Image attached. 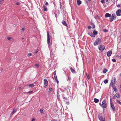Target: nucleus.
I'll use <instances>...</instances> for the list:
<instances>
[{"label":"nucleus","instance_id":"obj_1","mask_svg":"<svg viewBox=\"0 0 121 121\" xmlns=\"http://www.w3.org/2000/svg\"><path fill=\"white\" fill-rule=\"evenodd\" d=\"M51 36L49 37V33L48 32L47 33V43L48 45V47L50 49V46H51L52 44V42H51L50 43V39L51 38Z\"/></svg>","mask_w":121,"mask_h":121},{"label":"nucleus","instance_id":"obj_2","mask_svg":"<svg viewBox=\"0 0 121 121\" xmlns=\"http://www.w3.org/2000/svg\"><path fill=\"white\" fill-rule=\"evenodd\" d=\"M98 118L100 121H105V117H103L100 113L98 114Z\"/></svg>","mask_w":121,"mask_h":121},{"label":"nucleus","instance_id":"obj_3","mask_svg":"<svg viewBox=\"0 0 121 121\" xmlns=\"http://www.w3.org/2000/svg\"><path fill=\"white\" fill-rule=\"evenodd\" d=\"M101 39L100 38H97L95 40L94 43V46H96L98 45L100 43V42Z\"/></svg>","mask_w":121,"mask_h":121},{"label":"nucleus","instance_id":"obj_4","mask_svg":"<svg viewBox=\"0 0 121 121\" xmlns=\"http://www.w3.org/2000/svg\"><path fill=\"white\" fill-rule=\"evenodd\" d=\"M107 107V103L106 100L104 99L102 103V107L103 109Z\"/></svg>","mask_w":121,"mask_h":121},{"label":"nucleus","instance_id":"obj_5","mask_svg":"<svg viewBox=\"0 0 121 121\" xmlns=\"http://www.w3.org/2000/svg\"><path fill=\"white\" fill-rule=\"evenodd\" d=\"M116 18V16L115 15L114 13H113L112 15V16L110 17V19L109 20L110 22H111L115 20Z\"/></svg>","mask_w":121,"mask_h":121},{"label":"nucleus","instance_id":"obj_6","mask_svg":"<svg viewBox=\"0 0 121 121\" xmlns=\"http://www.w3.org/2000/svg\"><path fill=\"white\" fill-rule=\"evenodd\" d=\"M98 47L100 51H103L105 49V47L103 45H100Z\"/></svg>","mask_w":121,"mask_h":121},{"label":"nucleus","instance_id":"obj_7","mask_svg":"<svg viewBox=\"0 0 121 121\" xmlns=\"http://www.w3.org/2000/svg\"><path fill=\"white\" fill-rule=\"evenodd\" d=\"M110 101L111 108H112L113 111H114L115 110V107L114 106L112 102V100L111 99H110Z\"/></svg>","mask_w":121,"mask_h":121},{"label":"nucleus","instance_id":"obj_8","mask_svg":"<svg viewBox=\"0 0 121 121\" xmlns=\"http://www.w3.org/2000/svg\"><path fill=\"white\" fill-rule=\"evenodd\" d=\"M121 10L120 9H119L117 10L116 12V14L118 16H120L121 15Z\"/></svg>","mask_w":121,"mask_h":121},{"label":"nucleus","instance_id":"obj_9","mask_svg":"<svg viewBox=\"0 0 121 121\" xmlns=\"http://www.w3.org/2000/svg\"><path fill=\"white\" fill-rule=\"evenodd\" d=\"M112 53V52L111 51H109L107 53V56L109 57L110 56Z\"/></svg>","mask_w":121,"mask_h":121},{"label":"nucleus","instance_id":"obj_10","mask_svg":"<svg viewBox=\"0 0 121 121\" xmlns=\"http://www.w3.org/2000/svg\"><path fill=\"white\" fill-rule=\"evenodd\" d=\"M44 85H45L46 86H48V83L47 80L46 79H44Z\"/></svg>","mask_w":121,"mask_h":121},{"label":"nucleus","instance_id":"obj_11","mask_svg":"<svg viewBox=\"0 0 121 121\" xmlns=\"http://www.w3.org/2000/svg\"><path fill=\"white\" fill-rule=\"evenodd\" d=\"M92 31L93 34L95 37V35H96L98 34L97 31H96L95 30H94Z\"/></svg>","mask_w":121,"mask_h":121},{"label":"nucleus","instance_id":"obj_12","mask_svg":"<svg viewBox=\"0 0 121 121\" xmlns=\"http://www.w3.org/2000/svg\"><path fill=\"white\" fill-rule=\"evenodd\" d=\"M17 111V110L16 109H14L13 111L11 113L10 116H12L13 114L14 113Z\"/></svg>","mask_w":121,"mask_h":121},{"label":"nucleus","instance_id":"obj_13","mask_svg":"<svg viewBox=\"0 0 121 121\" xmlns=\"http://www.w3.org/2000/svg\"><path fill=\"white\" fill-rule=\"evenodd\" d=\"M33 29H34L35 30H33V31L35 32L36 31V30H37V26L36 24H34V26L33 28Z\"/></svg>","mask_w":121,"mask_h":121},{"label":"nucleus","instance_id":"obj_14","mask_svg":"<svg viewBox=\"0 0 121 121\" xmlns=\"http://www.w3.org/2000/svg\"><path fill=\"white\" fill-rule=\"evenodd\" d=\"M111 14L107 13L105 14V16L106 17H111Z\"/></svg>","mask_w":121,"mask_h":121},{"label":"nucleus","instance_id":"obj_15","mask_svg":"<svg viewBox=\"0 0 121 121\" xmlns=\"http://www.w3.org/2000/svg\"><path fill=\"white\" fill-rule=\"evenodd\" d=\"M43 10L45 11H46L48 10L47 8V6H46L45 5H44L43 6Z\"/></svg>","mask_w":121,"mask_h":121},{"label":"nucleus","instance_id":"obj_16","mask_svg":"<svg viewBox=\"0 0 121 121\" xmlns=\"http://www.w3.org/2000/svg\"><path fill=\"white\" fill-rule=\"evenodd\" d=\"M88 35L94 38L95 37L94 35L92 33H88Z\"/></svg>","mask_w":121,"mask_h":121},{"label":"nucleus","instance_id":"obj_17","mask_svg":"<svg viewBox=\"0 0 121 121\" xmlns=\"http://www.w3.org/2000/svg\"><path fill=\"white\" fill-rule=\"evenodd\" d=\"M62 23L64 26H67V24L65 21L64 20L62 22Z\"/></svg>","mask_w":121,"mask_h":121},{"label":"nucleus","instance_id":"obj_18","mask_svg":"<svg viewBox=\"0 0 121 121\" xmlns=\"http://www.w3.org/2000/svg\"><path fill=\"white\" fill-rule=\"evenodd\" d=\"M81 1L80 0H77V3L78 5H80L81 3Z\"/></svg>","mask_w":121,"mask_h":121},{"label":"nucleus","instance_id":"obj_19","mask_svg":"<svg viewBox=\"0 0 121 121\" xmlns=\"http://www.w3.org/2000/svg\"><path fill=\"white\" fill-rule=\"evenodd\" d=\"M91 24L92 26V29H94L95 28V26L94 24L92 23V22H91Z\"/></svg>","mask_w":121,"mask_h":121},{"label":"nucleus","instance_id":"obj_20","mask_svg":"<svg viewBox=\"0 0 121 121\" xmlns=\"http://www.w3.org/2000/svg\"><path fill=\"white\" fill-rule=\"evenodd\" d=\"M94 102L96 103H97L99 101V100L96 98H94Z\"/></svg>","mask_w":121,"mask_h":121},{"label":"nucleus","instance_id":"obj_21","mask_svg":"<svg viewBox=\"0 0 121 121\" xmlns=\"http://www.w3.org/2000/svg\"><path fill=\"white\" fill-rule=\"evenodd\" d=\"M57 99L59 101V100H60V95L58 94V92L57 93Z\"/></svg>","mask_w":121,"mask_h":121},{"label":"nucleus","instance_id":"obj_22","mask_svg":"<svg viewBox=\"0 0 121 121\" xmlns=\"http://www.w3.org/2000/svg\"><path fill=\"white\" fill-rule=\"evenodd\" d=\"M35 66L36 68H38L39 66V65L38 64L36 63L35 64Z\"/></svg>","mask_w":121,"mask_h":121},{"label":"nucleus","instance_id":"obj_23","mask_svg":"<svg viewBox=\"0 0 121 121\" xmlns=\"http://www.w3.org/2000/svg\"><path fill=\"white\" fill-rule=\"evenodd\" d=\"M62 97L63 98V99L66 100H68V98L67 97H65L64 96V95L62 94Z\"/></svg>","mask_w":121,"mask_h":121},{"label":"nucleus","instance_id":"obj_24","mask_svg":"<svg viewBox=\"0 0 121 121\" xmlns=\"http://www.w3.org/2000/svg\"><path fill=\"white\" fill-rule=\"evenodd\" d=\"M112 87L113 88L115 92H116L117 91V88L115 85H113L112 86Z\"/></svg>","mask_w":121,"mask_h":121},{"label":"nucleus","instance_id":"obj_25","mask_svg":"<svg viewBox=\"0 0 121 121\" xmlns=\"http://www.w3.org/2000/svg\"><path fill=\"white\" fill-rule=\"evenodd\" d=\"M70 70L73 73H75V70L73 69L72 67L70 68Z\"/></svg>","mask_w":121,"mask_h":121},{"label":"nucleus","instance_id":"obj_26","mask_svg":"<svg viewBox=\"0 0 121 121\" xmlns=\"http://www.w3.org/2000/svg\"><path fill=\"white\" fill-rule=\"evenodd\" d=\"M108 80L107 79H106L104 80V82L105 84H106L108 82Z\"/></svg>","mask_w":121,"mask_h":121},{"label":"nucleus","instance_id":"obj_27","mask_svg":"<svg viewBox=\"0 0 121 121\" xmlns=\"http://www.w3.org/2000/svg\"><path fill=\"white\" fill-rule=\"evenodd\" d=\"M107 71V70L106 69H104L103 70V73H105Z\"/></svg>","mask_w":121,"mask_h":121},{"label":"nucleus","instance_id":"obj_28","mask_svg":"<svg viewBox=\"0 0 121 121\" xmlns=\"http://www.w3.org/2000/svg\"><path fill=\"white\" fill-rule=\"evenodd\" d=\"M86 74L87 79H90V78L89 74L87 73H86Z\"/></svg>","mask_w":121,"mask_h":121},{"label":"nucleus","instance_id":"obj_29","mask_svg":"<svg viewBox=\"0 0 121 121\" xmlns=\"http://www.w3.org/2000/svg\"><path fill=\"white\" fill-rule=\"evenodd\" d=\"M39 112L42 114L43 113V111L42 109H40Z\"/></svg>","mask_w":121,"mask_h":121},{"label":"nucleus","instance_id":"obj_30","mask_svg":"<svg viewBox=\"0 0 121 121\" xmlns=\"http://www.w3.org/2000/svg\"><path fill=\"white\" fill-rule=\"evenodd\" d=\"M114 83V82H113L112 81L110 83V86H113V85L114 83Z\"/></svg>","mask_w":121,"mask_h":121},{"label":"nucleus","instance_id":"obj_31","mask_svg":"<svg viewBox=\"0 0 121 121\" xmlns=\"http://www.w3.org/2000/svg\"><path fill=\"white\" fill-rule=\"evenodd\" d=\"M113 79L114 80V81H113L114 83H115L116 82V78L115 77H113Z\"/></svg>","mask_w":121,"mask_h":121},{"label":"nucleus","instance_id":"obj_32","mask_svg":"<svg viewBox=\"0 0 121 121\" xmlns=\"http://www.w3.org/2000/svg\"><path fill=\"white\" fill-rule=\"evenodd\" d=\"M116 96L117 97V98H119L120 97L119 94L117 93H116Z\"/></svg>","mask_w":121,"mask_h":121},{"label":"nucleus","instance_id":"obj_33","mask_svg":"<svg viewBox=\"0 0 121 121\" xmlns=\"http://www.w3.org/2000/svg\"><path fill=\"white\" fill-rule=\"evenodd\" d=\"M54 80L55 81V82H57V83L58 84L59 81H58V80L57 79V78L55 79Z\"/></svg>","mask_w":121,"mask_h":121},{"label":"nucleus","instance_id":"obj_34","mask_svg":"<svg viewBox=\"0 0 121 121\" xmlns=\"http://www.w3.org/2000/svg\"><path fill=\"white\" fill-rule=\"evenodd\" d=\"M103 31L104 32H107L108 31V30L106 29H104L103 30Z\"/></svg>","mask_w":121,"mask_h":121},{"label":"nucleus","instance_id":"obj_35","mask_svg":"<svg viewBox=\"0 0 121 121\" xmlns=\"http://www.w3.org/2000/svg\"><path fill=\"white\" fill-rule=\"evenodd\" d=\"M95 18L96 19H99V17L98 15H96L95 17Z\"/></svg>","mask_w":121,"mask_h":121},{"label":"nucleus","instance_id":"obj_36","mask_svg":"<svg viewBox=\"0 0 121 121\" xmlns=\"http://www.w3.org/2000/svg\"><path fill=\"white\" fill-rule=\"evenodd\" d=\"M112 60L114 62H115L116 61V60L114 58H113L112 59Z\"/></svg>","mask_w":121,"mask_h":121},{"label":"nucleus","instance_id":"obj_37","mask_svg":"<svg viewBox=\"0 0 121 121\" xmlns=\"http://www.w3.org/2000/svg\"><path fill=\"white\" fill-rule=\"evenodd\" d=\"M57 78V76L56 75H55L54 76V78H53L54 79H55Z\"/></svg>","mask_w":121,"mask_h":121},{"label":"nucleus","instance_id":"obj_38","mask_svg":"<svg viewBox=\"0 0 121 121\" xmlns=\"http://www.w3.org/2000/svg\"><path fill=\"white\" fill-rule=\"evenodd\" d=\"M3 0H0V3L1 4L3 3Z\"/></svg>","mask_w":121,"mask_h":121},{"label":"nucleus","instance_id":"obj_39","mask_svg":"<svg viewBox=\"0 0 121 121\" xmlns=\"http://www.w3.org/2000/svg\"><path fill=\"white\" fill-rule=\"evenodd\" d=\"M45 5L46 6H48V5L49 4L47 2H46L45 3Z\"/></svg>","mask_w":121,"mask_h":121},{"label":"nucleus","instance_id":"obj_40","mask_svg":"<svg viewBox=\"0 0 121 121\" xmlns=\"http://www.w3.org/2000/svg\"><path fill=\"white\" fill-rule=\"evenodd\" d=\"M38 51V49H37L36 51L34 52L35 53H37Z\"/></svg>","mask_w":121,"mask_h":121},{"label":"nucleus","instance_id":"obj_41","mask_svg":"<svg viewBox=\"0 0 121 121\" xmlns=\"http://www.w3.org/2000/svg\"><path fill=\"white\" fill-rule=\"evenodd\" d=\"M100 2L102 3H104V0H101Z\"/></svg>","mask_w":121,"mask_h":121},{"label":"nucleus","instance_id":"obj_42","mask_svg":"<svg viewBox=\"0 0 121 121\" xmlns=\"http://www.w3.org/2000/svg\"><path fill=\"white\" fill-rule=\"evenodd\" d=\"M7 39L8 40H9L12 39V38L10 37H8L7 38Z\"/></svg>","mask_w":121,"mask_h":121},{"label":"nucleus","instance_id":"obj_43","mask_svg":"<svg viewBox=\"0 0 121 121\" xmlns=\"http://www.w3.org/2000/svg\"><path fill=\"white\" fill-rule=\"evenodd\" d=\"M117 103H118L119 104V103H120L121 102H120V101L119 100H117Z\"/></svg>","mask_w":121,"mask_h":121},{"label":"nucleus","instance_id":"obj_44","mask_svg":"<svg viewBox=\"0 0 121 121\" xmlns=\"http://www.w3.org/2000/svg\"><path fill=\"white\" fill-rule=\"evenodd\" d=\"M120 4H119L117 5V7H120Z\"/></svg>","mask_w":121,"mask_h":121},{"label":"nucleus","instance_id":"obj_45","mask_svg":"<svg viewBox=\"0 0 121 121\" xmlns=\"http://www.w3.org/2000/svg\"><path fill=\"white\" fill-rule=\"evenodd\" d=\"M56 71H54V72L53 73V74L55 75H56Z\"/></svg>","mask_w":121,"mask_h":121},{"label":"nucleus","instance_id":"obj_46","mask_svg":"<svg viewBox=\"0 0 121 121\" xmlns=\"http://www.w3.org/2000/svg\"><path fill=\"white\" fill-rule=\"evenodd\" d=\"M34 86V85L33 84H31V87H33Z\"/></svg>","mask_w":121,"mask_h":121},{"label":"nucleus","instance_id":"obj_47","mask_svg":"<svg viewBox=\"0 0 121 121\" xmlns=\"http://www.w3.org/2000/svg\"><path fill=\"white\" fill-rule=\"evenodd\" d=\"M35 118H32V121H35Z\"/></svg>","mask_w":121,"mask_h":121},{"label":"nucleus","instance_id":"obj_48","mask_svg":"<svg viewBox=\"0 0 121 121\" xmlns=\"http://www.w3.org/2000/svg\"><path fill=\"white\" fill-rule=\"evenodd\" d=\"M66 104L67 105H69V102H66Z\"/></svg>","mask_w":121,"mask_h":121},{"label":"nucleus","instance_id":"obj_49","mask_svg":"<svg viewBox=\"0 0 121 121\" xmlns=\"http://www.w3.org/2000/svg\"><path fill=\"white\" fill-rule=\"evenodd\" d=\"M68 79L69 80V81H70L71 79L69 77H68Z\"/></svg>","mask_w":121,"mask_h":121},{"label":"nucleus","instance_id":"obj_50","mask_svg":"<svg viewBox=\"0 0 121 121\" xmlns=\"http://www.w3.org/2000/svg\"><path fill=\"white\" fill-rule=\"evenodd\" d=\"M52 88H49V90H50V91H52Z\"/></svg>","mask_w":121,"mask_h":121},{"label":"nucleus","instance_id":"obj_51","mask_svg":"<svg viewBox=\"0 0 121 121\" xmlns=\"http://www.w3.org/2000/svg\"><path fill=\"white\" fill-rule=\"evenodd\" d=\"M17 5H19L20 4V3L18 2H17L16 3Z\"/></svg>","mask_w":121,"mask_h":121},{"label":"nucleus","instance_id":"obj_52","mask_svg":"<svg viewBox=\"0 0 121 121\" xmlns=\"http://www.w3.org/2000/svg\"><path fill=\"white\" fill-rule=\"evenodd\" d=\"M91 28V26H89L88 27V28L89 29H90Z\"/></svg>","mask_w":121,"mask_h":121},{"label":"nucleus","instance_id":"obj_53","mask_svg":"<svg viewBox=\"0 0 121 121\" xmlns=\"http://www.w3.org/2000/svg\"><path fill=\"white\" fill-rule=\"evenodd\" d=\"M22 30L23 31L24 30H25V28H22Z\"/></svg>","mask_w":121,"mask_h":121},{"label":"nucleus","instance_id":"obj_54","mask_svg":"<svg viewBox=\"0 0 121 121\" xmlns=\"http://www.w3.org/2000/svg\"><path fill=\"white\" fill-rule=\"evenodd\" d=\"M119 59H121V54L120 56H119Z\"/></svg>","mask_w":121,"mask_h":121},{"label":"nucleus","instance_id":"obj_55","mask_svg":"<svg viewBox=\"0 0 121 121\" xmlns=\"http://www.w3.org/2000/svg\"><path fill=\"white\" fill-rule=\"evenodd\" d=\"M21 88H22L21 87H19V88H18V90H20L21 89Z\"/></svg>","mask_w":121,"mask_h":121},{"label":"nucleus","instance_id":"obj_56","mask_svg":"<svg viewBox=\"0 0 121 121\" xmlns=\"http://www.w3.org/2000/svg\"><path fill=\"white\" fill-rule=\"evenodd\" d=\"M115 98H116L115 96V95H114L113 96V99H115Z\"/></svg>","mask_w":121,"mask_h":121},{"label":"nucleus","instance_id":"obj_57","mask_svg":"<svg viewBox=\"0 0 121 121\" xmlns=\"http://www.w3.org/2000/svg\"><path fill=\"white\" fill-rule=\"evenodd\" d=\"M99 105L102 107V104L101 103H99Z\"/></svg>","mask_w":121,"mask_h":121},{"label":"nucleus","instance_id":"obj_58","mask_svg":"<svg viewBox=\"0 0 121 121\" xmlns=\"http://www.w3.org/2000/svg\"><path fill=\"white\" fill-rule=\"evenodd\" d=\"M66 73V71H64V73H65V74Z\"/></svg>","mask_w":121,"mask_h":121},{"label":"nucleus","instance_id":"obj_59","mask_svg":"<svg viewBox=\"0 0 121 121\" xmlns=\"http://www.w3.org/2000/svg\"><path fill=\"white\" fill-rule=\"evenodd\" d=\"M56 15H57V14H55V17H56V18H57Z\"/></svg>","mask_w":121,"mask_h":121},{"label":"nucleus","instance_id":"obj_60","mask_svg":"<svg viewBox=\"0 0 121 121\" xmlns=\"http://www.w3.org/2000/svg\"><path fill=\"white\" fill-rule=\"evenodd\" d=\"M60 8H61V2L60 3Z\"/></svg>","mask_w":121,"mask_h":121},{"label":"nucleus","instance_id":"obj_61","mask_svg":"<svg viewBox=\"0 0 121 121\" xmlns=\"http://www.w3.org/2000/svg\"><path fill=\"white\" fill-rule=\"evenodd\" d=\"M28 55L29 56H30V53H29V54H28Z\"/></svg>","mask_w":121,"mask_h":121},{"label":"nucleus","instance_id":"obj_62","mask_svg":"<svg viewBox=\"0 0 121 121\" xmlns=\"http://www.w3.org/2000/svg\"><path fill=\"white\" fill-rule=\"evenodd\" d=\"M51 50L50 49V53H51Z\"/></svg>","mask_w":121,"mask_h":121},{"label":"nucleus","instance_id":"obj_63","mask_svg":"<svg viewBox=\"0 0 121 121\" xmlns=\"http://www.w3.org/2000/svg\"><path fill=\"white\" fill-rule=\"evenodd\" d=\"M51 121H56V120H51Z\"/></svg>","mask_w":121,"mask_h":121},{"label":"nucleus","instance_id":"obj_64","mask_svg":"<svg viewBox=\"0 0 121 121\" xmlns=\"http://www.w3.org/2000/svg\"><path fill=\"white\" fill-rule=\"evenodd\" d=\"M119 104L121 105V102L119 103Z\"/></svg>","mask_w":121,"mask_h":121}]
</instances>
